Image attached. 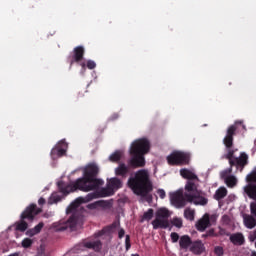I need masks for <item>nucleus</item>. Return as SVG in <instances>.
<instances>
[{"label":"nucleus","instance_id":"f704fd0d","mask_svg":"<svg viewBox=\"0 0 256 256\" xmlns=\"http://www.w3.org/2000/svg\"><path fill=\"white\" fill-rule=\"evenodd\" d=\"M31 245H33V241L30 238H25L22 240V247H24V249H29Z\"/></svg>","mask_w":256,"mask_h":256},{"label":"nucleus","instance_id":"20e7f679","mask_svg":"<svg viewBox=\"0 0 256 256\" xmlns=\"http://www.w3.org/2000/svg\"><path fill=\"white\" fill-rule=\"evenodd\" d=\"M128 187L135 195L147 197L153 191V183L149 178V172L147 170H138L134 177L128 179Z\"/></svg>","mask_w":256,"mask_h":256},{"label":"nucleus","instance_id":"1a4fd4ad","mask_svg":"<svg viewBox=\"0 0 256 256\" xmlns=\"http://www.w3.org/2000/svg\"><path fill=\"white\" fill-rule=\"evenodd\" d=\"M187 195H190L189 193H185V190L183 188L178 189L174 192L169 193L170 197V203L173 205V207H176V209H183V207H186L189 203V198Z\"/></svg>","mask_w":256,"mask_h":256},{"label":"nucleus","instance_id":"412c9836","mask_svg":"<svg viewBox=\"0 0 256 256\" xmlns=\"http://www.w3.org/2000/svg\"><path fill=\"white\" fill-rule=\"evenodd\" d=\"M210 220H209V214H206L202 219H200L197 224H196V229L198 231H205L210 225Z\"/></svg>","mask_w":256,"mask_h":256},{"label":"nucleus","instance_id":"4be33fe9","mask_svg":"<svg viewBox=\"0 0 256 256\" xmlns=\"http://www.w3.org/2000/svg\"><path fill=\"white\" fill-rule=\"evenodd\" d=\"M230 241L233 245H244L245 244V236L242 233H236L230 236Z\"/></svg>","mask_w":256,"mask_h":256},{"label":"nucleus","instance_id":"c756f323","mask_svg":"<svg viewBox=\"0 0 256 256\" xmlns=\"http://www.w3.org/2000/svg\"><path fill=\"white\" fill-rule=\"evenodd\" d=\"M153 215H155V211L152 208H149L147 212H144L141 222L151 221L153 219Z\"/></svg>","mask_w":256,"mask_h":256},{"label":"nucleus","instance_id":"f3484780","mask_svg":"<svg viewBox=\"0 0 256 256\" xmlns=\"http://www.w3.org/2000/svg\"><path fill=\"white\" fill-rule=\"evenodd\" d=\"M130 168L125 163H120L118 167L115 168V176L122 177L125 179L129 175Z\"/></svg>","mask_w":256,"mask_h":256},{"label":"nucleus","instance_id":"c9c22d12","mask_svg":"<svg viewBox=\"0 0 256 256\" xmlns=\"http://www.w3.org/2000/svg\"><path fill=\"white\" fill-rule=\"evenodd\" d=\"M121 226V221H114L110 226H108V231H113V229H117V227Z\"/></svg>","mask_w":256,"mask_h":256},{"label":"nucleus","instance_id":"37998d69","mask_svg":"<svg viewBox=\"0 0 256 256\" xmlns=\"http://www.w3.org/2000/svg\"><path fill=\"white\" fill-rule=\"evenodd\" d=\"M250 211H251V214L254 215V217H256V203L255 202L251 203Z\"/></svg>","mask_w":256,"mask_h":256},{"label":"nucleus","instance_id":"c03bdc74","mask_svg":"<svg viewBox=\"0 0 256 256\" xmlns=\"http://www.w3.org/2000/svg\"><path fill=\"white\" fill-rule=\"evenodd\" d=\"M118 237L123 239L125 237V229L121 228L118 232Z\"/></svg>","mask_w":256,"mask_h":256},{"label":"nucleus","instance_id":"dca6fc26","mask_svg":"<svg viewBox=\"0 0 256 256\" xmlns=\"http://www.w3.org/2000/svg\"><path fill=\"white\" fill-rule=\"evenodd\" d=\"M195 181L196 180H192V181L190 180L186 182V185L184 187L186 191L185 193H188L189 195H196L201 191L199 190V185Z\"/></svg>","mask_w":256,"mask_h":256},{"label":"nucleus","instance_id":"423d86ee","mask_svg":"<svg viewBox=\"0 0 256 256\" xmlns=\"http://www.w3.org/2000/svg\"><path fill=\"white\" fill-rule=\"evenodd\" d=\"M112 195H115V192L113 189H111L108 184L105 188H101L100 190L96 192H91L86 195V197H78L70 206L66 209V213H73L79 205H82V203H89V201H93V199H99V197H111Z\"/></svg>","mask_w":256,"mask_h":256},{"label":"nucleus","instance_id":"b1692460","mask_svg":"<svg viewBox=\"0 0 256 256\" xmlns=\"http://www.w3.org/2000/svg\"><path fill=\"white\" fill-rule=\"evenodd\" d=\"M244 225L247 229H255L256 227V218L253 215L244 216Z\"/></svg>","mask_w":256,"mask_h":256},{"label":"nucleus","instance_id":"bb28decb","mask_svg":"<svg viewBox=\"0 0 256 256\" xmlns=\"http://www.w3.org/2000/svg\"><path fill=\"white\" fill-rule=\"evenodd\" d=\"M225 197H227V188L220 187L219 189L216 190L214 194V199L216 201H221V199H225Z\"/></svg>","mask_w":256,"mask_h":256},{"label":"nucleus","instance_id":"393cba45","mask_svg":"<svg viewBox=\"0 0 256 256\" xmlns=\"http://www.w3.org/2000/svg\"><path fill=\"white\" fill-rule=\"evenodd\" d=\"M244 191L250 199H253L254 201H256V184H248L244 188Z\"/></svg>","mask_w":256,"mask_h":256},{"label":"nucleus","instance_id":"5701e85b","mask_svg":"<svg viewBox=\"0 0 256 256\" xmlns=\"http://www.w3.org/2000/svg\"><path fill=\"white\" fill-rule=\"evenodd\" d=\"M179 245L182 249H189L193 245V241L189 235H183L180 237Z\"/></svg>","mask_w":256,"mask_h":256},{"label":"nucleus","instance_id":"09e8293b","mask_svg":"<svg viewBox=\"0 0 256 256\" xmlns=\"http://www.w3.org/2000/svg\"><path fill=\"white\" fill-rule=\"evenodd\" d=\"M101 235H103V232L98 233V237H101Z\"/></svg>","mask_w":256,"mask_h":256},{"label":"nucleus","instance_id":"cd10ccee","mask_svg":"<svg viewBox=\"0 0 256 256\" xmlns=\"http://www.w3.org/2000/svg\"><path fill=\"white\" fill-rule=\"evenodd\" d=\"M184 217L188 221H195V210H192L191 208H187L184 210Z\"/></svg>","mask_w":256,"mask_h":256},{"label":"nucleus","instance_id":"3c124183","mask_svg":"<svg viewBox=\"0 0 256 256\" xmlns=\"http://www.w3.org/2000/svg\"><path fill=\"white\" fill-rule=\"evenodd\" d=\"M251 256H256V252H253Z\"/></svg>","mask_w":256,"mask_h":256},{"label":"nucleus","instance_id":"f03ea898","mask_svg":"<svg viewBox=\"0 0 256 256\" xmlns=\"http://www.w3.org/2000/svg\"><path fill=\"white\" fill-rule=\"evenodd\" d=\"M242 121H236L228 127L226 131V136L223 139V143L227 149V154L225 159H228L231 168L236 167L240 172L249 165V155L245 152H241L239 157H235V150L233 149V141L235 135L237 134V125H241Z\"/></svg>","mask_w":256,"mask_h":256},{"label":"nucleus","instance_id":"2eb2a0df","mask_svg":"<svg viewBox=\"0 0 256 256\" xmlns=\"http://www.w3.org/2000/svg\"><path fill=\"white\" fill-rule=\"evenodd\" d=\"M188 203H193L194 205H202L205 206L209 203V199L201 196V191L196 194L187 195Z\"/></svg>","mask_w":256,"mask_h":256},{"label":"nucleus","instance_id":"2f4dec72","mask_svg":"<svg viewBox=\"0 0 256 256\" xmlns=\"http://www.w3.org/2000/svg\"><path fill=\"white\" fill-rule=\"evenodd\" d=\"M121 157H122V154H121V151H116L114 152L110 157V161H112L113 163H117V161H121Z\"/></svg>","mask_w":256,"mask_h":256},{"label":"nucleus","instance_id":"58836bf2","mask_svg":"<svg viewBox=\"0 0 256 256\" xmlns=\"http://www.w3.org/2000/svg\"><path fill=\"white\" fill-rule=\"evenodd\" d=\"M170 237L172 239V243H177V241H179V234L176 232H172Z\"/></svg>","mask_w":256,"mask_h":256},{"label":"nucleus","instance_id":"f8f14e48","mask_svg":"<svg viewBox=\"0 0 256 256\" xmlns=\"http://www.w3.org/2000/svg\"><path fill=\"white\" fill-rule=\"evenodd\" d=\"M85 57V47L83 46H76L70 55L67 57L68 63H70L69 69L73 67L74 63H81L83 58Z\"/></svg>","mask_w":256,"mask_h":256},{"label":"nucleus","instance_id":"ddd939ff","mask_svg":"<svg viewBox=\"0 0 256 256\" xmlns=\"http://www.w3.org/2000/svg\"><path fill=\"white\" fill-rule=\"evenodd\" d=\"M233 173V168H227L226 170H223L220 174L221 179H224V183L229 187L230 189H233V187L237 186L238 180L237 177L231 175Z\"/></svg>","mask_w":256,"mask_h":256},{"label":"nucleus","instance_id":"79ce46f5","mask_svg":"<svg viewBox=\"0 0 256 256\" xmlns=\"http://www.w3.org/2000/svg\"><path fill=\"white\" fill-rule=\"evenodd\" d=\"M157 195H159L160 199H165V197H167V194L165 193V190H163V189H158Z\"/></svg>","mask_w":256,"mask_h":256},{"label":"nucleus","instance_id":"72a5a7b5","mask_svg":"<svg viewBox=\"0 0 256 256\" xmlns=\"http://www.w3.org/2000/svg\"><path fill=\"white\" fill-rule=\"evenodd\" d=\"M246 181L250 184L256 183V171H252L247 175Z\"/></svg>","mask_w":256,"mask_h":256},{"label":"nucleus","instance_id":"a211bd4d","mask_svg":"<svg viewBox=\"0 0 256 256\" xmlns=\"http://www.w3.org/2000/svg\"><path fill=\"white\" fill-rule=\"evenodd\" d=\"M180 175L183 179H187L188 181H199V177L197 174L193 173V171L183 168L180 170Z\"/></svg>","mask_w":256,"mask_h":256},{"label":"nucleus","instance_id":"0eeeda50","mask_svg":"<svg viewBox=\"0 0 256 256\" xmlns=\"http://www.w3.org/2000/svg\"><path fill=\"white\" fill-rule=\"evenodd\" d=\"M43 209L38 208L37 204H30L28 207L20 215V221L16 222V231H21V233H25L27 231L29 224L26 221H34L35 217L42 213Z\"/></svg>","mask_w":256,"mask_h":256},{"label":"nucleus","instance_id":"8fccbe9b","mask_svg":"<svg viewBox=\"0 0 256 256\" xmlns=\"http://www.w3.org/2000/svg\"><path fill=\"white\" fill-rule=\"evenodd\" d=\"M44 217H49V214L45 213V214H44Z\"/></svg>","mask_w":256,"mask_h":256},{"label":"nucleus","instance_id":"7ed1b4c3","mask_svg":"<svg viewBox=\"0 0 256 256\" xmlns=\"http://www.w3.org/2000/svg\"><path fill=\"white\" fill-rule=\"evenodd\" d=\"M242 121H236L228 127L226 131V136L223 139V143L227 149V154L225 159H228L231 168L236 167L240 172L249 165V155L245 152H241L239 157H235V150L233 149V141L235 135L237 134V125H241Z\"/></svg>","mask_w":256,"mask_h":256},{"label":"nucleus","instance_id":"9b49d317","mask_svg":"<svg viewBox=\"0 0 256 256\" xmlns=\"http://www.w3.org/2000/svg\"><path fill=\"white\" fill-rule=\"evenodd\" d=\"M86 249H93V251H96V253H99V251L103 249V243H101V240H96V241L84 240L80 244L74 247V251H85Z\"/></svg>","mask_w":256,"mask_h":256},{"label":"nucleus","instance_id":"49530a36","mask_svg":"<svg viewBox=\"0 0 256 256\" xmlns=\"http://www.w3.org/2000/svg\"><path fill=\"white\" fill-rule=\"evenodd\" d=\"M80 66L82 67V69H85V67H87V64H85L84 62L80 64Z\"/></svg>","mask_w":256,"mask_h":256},{"label":"nucleus","instance_id":"aec40b11","mask_svg":"<svg viewBox=\"0 0 256 256\" xmlns=\"http://www.w3.org/2000/svg\"><path fill=\"white\" fill-rule=\"evenodd\" d=\"M77 216L75 214H72L70 218L68 219L67 224L60 225L56 228V231H66L67 227H75L77 225Z\"/></svg>","mask_w":256,"mask_h":256},{"label":"nucleus","instance_id":"6ab92c4d","mask_svg":"<svg viewBox=\"0 0 256 256\" xmlns=\"http://www.w3.org/2000/svg\"><path fill=\"white\" fill-rule=\"evenodd\" d=\"M107 185L112 189V191L115 193V191H119L123 187V181L117 177L110 178L108 180Z\"/></svg>","mask_w":256,"mask_h":256},{"label":"nucleus","instance_id":"a878e982","mask_svg":"<svg viewBox=\"0 0 256 256\" xmlns=\"http://www.w3.org/2000/svg\"><path fill=\"white\" fill-rule=\"evenodd\" d=\"M43 227H45V223L39 222L34 228L28 230L26 232V235H28L29 237H34V235H39Z\"/></svg>","mask_w":256,"mask_h":256},{"label":"nucleus","instance_id":"de8ad7c7","mask_svg":"<svg viewBox=\"0 0 256 256\" xmlns=\"http://www.w3.org/2000/svg\"><path fill=\"white\" fill-rule=\"evenodd\" d=\"M201 246V244L200 243H194V245H193V247H200Z\"/></svg>","mask_w":256,"mask_h":256},{"label":"nucleus","instance_id":"9d476101","mask_svg":"<svg viewBox=\"0 0 256 256\" xmlns=\"http://www.w3.org/2000/svg\"><path fill=\"white\" fill-rule=\"evenodd\" d=\"M167 161L168 165L181 167V165H189L191 156L185 152L174 151L167 156Z\"/></svg>","mask_w":256,"mask_h":256},{"label":"nucleus","instance_id":"e433bc0d","mask_svg":"<svg viewBox=\"0 0 256 256\" xmlns=\"http://www.w3.org/2000/svg\"><path fill=\"white\" fill-rule=\"evenodd\" d=\"M86 67H87V69L93 70V69H95V67H97V63H95V61H93V60H88L86 62Z\"/></svg>","mask_w":256,"mask_h":256},{"label":"nucleus","instance_id":"a18cd8bd","mask_svg":"<svg viewBox=\"0 0 256 256\" xmlns=\"http://www.w3.org/2000/svg\"><path fill=\"white\" fill-rule=\"evenodd\" d=\"M46 203V200L45 198L41 197L39 200H38V205H45Z\"/></svg>","mask_w":256,"mask_h":256},{"label":"nucleus","instance_id":"ea45409f","mask_svg":"<svg viewBox=\"0 0 256 256\" xmlns=\"http://www.w3.org/2000/svg\"><path fill=\"white\" fill-rule=\"evenodd\" d=\"M87 209H91V210L99 209L98 201H96L94 203H91V204H88Z\"/></svg>","mask_w":256,"mask_h":256},{"label":"nucleus","instance_id":"603ef678","mask_svg":"<svg viewBox=\"0 0 256 256\" xmlns=\"http://www.w3.org/2000/svg\"><path fill=\"white\" fill-rule=\"evenodd\" d=\"M132 256H139V254H132Z\"/></svg>","mask_w":256,"mask_h":256},{"label":"nucleus","instance_id":"c85d7f7f","mask_svg":"<svg viewBox=\"0 0 256 256\" xmlns=\"http://www.w3.org/2000/svg\"><path fill=\"white\" fill-rule=\"evenodd\" d=\"M101 209H111L113 207V202L109 200H99L98 201V208Z\"/></svg>","mask_w":256,"mask_h":256},{"label":"nucleus","instance_id":"a19ab883","mask_svg":"<svg viewBox=\"0 0 256 256\" xmlns=\"http://www.w3.org/2000/svg\"><path fill=\"white\" fill-rule=\"evenodd\" d=\"M214 252H215V255L222 256L223 255V247H221V246L215 247Z\"/></svg>","mask_w":256,"mask_h":256},{"label":"nucleus","instance_id":"4468645a","mask_svg":"<svg viewBox=\"0 0 256 256\" xmlns=\"http://www.w3.org/2000/svg\"><path fill=\"white\" fill-rule=\"evenodd\" d=\"M65 153H67V142H65V140H61L54 148H52L50 155L53 161H55V159L63 157Z\"/></svg>","mask_w":256,"mask_h":256},{"label":"nucleus","instance_id":"6e6552de","mask_svg":"<svg viewBox=\"0 0 256 256\" xmlns=\"http://www.w3.org/2000/svg\"><path fill=\"white\" fill-rule=\"evenodd\" d=\"M155 219L152 221L153 229H169V217L171 213L167 208H160L155 213Z\"/></svg>","mask_w":256,"mask_h":256},{"label":"nucleus","instance_id":"7c9ffc66","mask_svg":"<svg viewBox=\"0 0 256 256\" xmlns=\"http://www.w3.org/2000/svg\"><path fill=\"white\" fill-rule=\"evenodd\" d=\"M61 201V196L57 193H53L48 200L49 205H53L54 203H59Z\"/></svg>","mask_w":256,"mask_h":256},{"label":"nucleus","instance_id":"4c0bfd02","mask_svg":"<svg viewBox=\"0 0 256 256\" xmlns=\"http://www.w3.org/2000/svg\"><path fill=\"white\" fill-rule=\"evenodd\" d=\"M125 245H126V251H129L131 249V237L129 235H126Z\"/></svg>","mask_w":256,"mask_h":256},{"label":"nucleus","instance_id":"39448f33","mask_svg":"<svg viewBox=\"0 0 256 256\" xmlns=\"http://www.w3.org/2000/svg\"><path fill=\"white\" fill-rule=\"evenodd\" d=\"M151 149V143L147 138H140L134 141L130 148L131 158L128 161L129 167L132 169H139V167H145V155L149 153Z\"/></svg>","mask_w":256,"mask_h":256},{"label":"nucleus","instance_id":"473e14b6","mask_svg":"<svg viewBox=\"0 0 256 256\" xmlns=\"http://www.w3.org/2000/svg\"><path fill=\"white\" fill-rule=\"evenodd\" d=\"M172 225L174 227H177L178 229H181V227H183V220L181 218H173L171 221Z\"/></svg>","mask_w":256,"mask_h":256},{"label":"nucleus","instance_id":"f257e3e1","mask_svg":"<svg viewBox=\"0 0 256 256\" xmlns=\"http://www.w3.org/2000/svg\"><path fill=\"white\" fill-rule=\"evenodd\" d=\"M99 175V166L97 164H89L84 170V177L78 178L75 182L65 186L63 182H58V187L64 195L74 193V191H97L99 187L105 183L103 180L97 178Z\"/></svg>","mask_w":256,"mask_h":256}]
</instances>
